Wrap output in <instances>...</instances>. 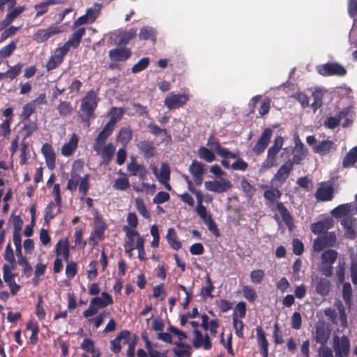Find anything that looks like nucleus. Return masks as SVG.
I'll return each instance as SVG.
<instances>
[{
    "label": "nucleus",
    "mask_w": 357,
    "mask_h": 357,
    "mask_svg": "<svg viewBox=\"0 0 357 357\" xmlns=\"http://www.w3.org/2000/svg\"><path fill=\"white\" fill-rule=\"evenodd\" d=\"M264 197L266 199V206L273 212L278 211L289 231H292L295 228L294 218L282 202L275 200L273 189L266 190L264 192Z\"/></svg>",
    "instance_id": "f257e3e1"
},
{
    "label": "nucleus",
    "mask_w": 357,
    "mask_h": 357,
    "mask_svg": "<svg viewBox=\"0 0 357 357\" xmlns=\"http://www.w3.org/2000/svg\"><path fill=\"white\" fill-rule=\"evenodd\" d=\"M98 104V98L93 91H89L81 100L79 116L83 121H89L93 115Z\"/></svg>",
    "instance_id": "f03ea898"
},
{
    "label": "nucleus",
    "mask_w": 357,
    "mask_h": 357,
    "mask_svg": "<svg viewBox=\"0 0 357 357\" xmlns=\"http://www.w3.org/2000/svg\"><path fill=\"white\" fill-rule=\"evenodd\" d=\"M317 72L324 76H337L343 77L347 75V69L341 64L337 62H327L324 64L318 65L316 67Z\"/></svg>",
    "instance_id": "7ed1b4c3"
},
{
    "label": "nucleus",
    "mask_w": 357,
    "mask_h": 357,
    "mask_svg": "<svg viewBox=\"0 0 357 357\" xmlns=\"http://www.w3.org/2000/svg\"><path fill=\"white\" fill-rule=\"evenodd\" d=\"M123 230L126 232V235L124 245L125 251L129 257H132V252L138 247V244L144 243V240L135 230L130 229L128 226H123Z\"/></svg>",
    "instance_id": "20e7f679"
},
{
    "label": "nucleus",
    "mask_w": 357,
    "mask_h": 357,
    "mask_svg": "<svg viewBox=\"0 0 357 357\" xmlns=\"http://www.w3.org/2000/svg\"><path fill=\"white\" fill-rule=\"evenodd\" d=\"M189 99V95L186 93L175 94L173 93H169L167 95L164 102L165 106L169 109H176L185 105Z\"/></svg>",
    "instance_id": "39448f33"
},
{
    "label": "nucleus",
    "mask_w": 357,
    "mask_h": 357,
    "mask_svg": "<svg viewBox=\"0 0 357 357\" xmlns=\"http://www.w3.org/2000/svg\"><path fill=\"white\" fill-rule=\"evenodd\" d=\"M204 186L208 191L220 194L228 191L233 185L229 180L220 178L218 180L206 181Z\"/></svg>",
    "instance_id": "423d86ee"
},
{
    "label": "nucleus",
    "mask_w": 357,
    "mask_h": 357,
    "mask_svg": "<svg viewBox=\"0 0 357 357\" xmlns=\"http://www.w3.org/2000/svg\"><path fill=\"white\" fill-rule=\"evenodd\" d=\"M331 214L335 218L354 217L357 214V204L353 202L340 204L332 210Z\"/></svg>",
    "instance_id": "0eeeda50"
},
{
    "label": "nucleus",
    "mask_w": 357,
    "mask_h": 357,
    "mask_svg": "<svg viewBox=\"0 0 357 357\" xmlns=\"http://www.w3.org/2000/svg\"><path fill=\"white\" fill-rule=\"evenodd\" d=\"M333 349L336 357H347L350 350V342L348 337L342 335L340 340L338 337H335Z\"/></svg>",
    "instance_id": "6e6552de"
},
{
    "label": "nucleus",
    "mask_w": 357,
    "mask_h": 357,
    "mask_svg": "<svg viewBox=\"0 0 357 357\" xmlns=\"http://www.w3.org/2000/svg\"><path fill=\"white\" fill-rule=\"evenodd\" d=\"M93 149L99 155L103 163H109L115 152V147L112 143L106 145L105 144H94Z\"/></svg>",
    "instance_id": "1a4fd4ad"
},
{
    "label": "nucleus",
    "mask_w": 357,
    "mask_h": 357,
    "mask_svg": "<svg viewBox=\"0 0 357 357\" xmlns=\"http://www.w3.org/2000/svg\"><path fill=\"white\" fill-rule=\"evenodd\" d=\"M63 31L62 29L56 26H51L47 29H38L33 36L34 40L38 43H43L52 36Z\"/></svg>",
    "instance_id": "9d476101"
},
{
    "label": "nucleus",
    "mask_w": 357,
    "mask_h": 357,
    "mask_svg": "<svg viewBox=\"0 0 357 357\" xmlns=\"http://www.w3.org/2000/svg\"><path fill=\"white\" fill-rule=\"evenodd\" d=\"M340 223L344 230V237L354 240L357 235V219L354 217H346L341 220Z\"/></svg>",
    "instance_id": "9b49d317"
},
{
    "label": "nucleus",
    "mask_w": 357,
    "mask_h": 357,
    "mask_svg": "<svg viewBox=\"0 0 357 357\" xmlns=\"http://www.w3.org/2000/svg\"><path fill=\"white\" fill-rule=\"evenodd\" d=\"M334 188L327 182H321L314 195L315 198L320 202L331 201L333 198Z\"/></svg>",
    "instance_id": "f8f14e48"
},
{
    "label": "nucleus",
    "mask_w": 357,
    "mask_h": 357,
    "mask_svg": "<svg viewBox=\"0 0 357 357\" xmlns=\"http://www.w3.org/2000/svg\"><path fill=\"white\" fill-rule=\"evenodd\" d=\"M331 335V330L324 321H319L315 327V341L324 345L328 342Z\"/></svg>",
    "instance_id": "ddd939ff"
},
{
    "label": "nucleus",
    "mask_w": 357,
    "mask_h": 357,
    "mask_svg": "<svg viewBox=\"0 0 357 357\" xmlns=\"http://www.w3.org/2000/svg\"><path fill=\"white\" fill-rule=\"evenodd\" d=\"M272 134L273 131L269 128H267L263 130L260 137L252 149L253 152L256 155H260L264 151L270 142Z\"/></svg>",
    "instance_id": "4468645a"
},
{
    "label": "nucleus",
    "mask_w": 357,
    "mask_h": 357,
    "mask_svg": "<svg viewBox=\"0 0 357 357\" xmlns=\"http://www.w3.org/2000/svg\"><path fill=\"white\" fill-rule=\"evenodd\" d=\"M86 29L84 27L78 28L71 33L68 40L61 47L68 52L70 48H77L80 43L81 39L85 34Z\"/></svg>",
    "instance_id": "2eb2a0df"
},
{
    "label": "nucleus",
    "mask_w": 357,
    "mask_h": 357,
    "mask_svg": "<svg viewBox=\"0 0 357 357\" xmlns=\"http://www.w3.org/2000/svg\"><path fill=\"white\" fill-rule=\"evenodd\" d=\"M293 169L294 165L291 162L286 161L274 175L273 181L280 185H282L289 176Z\"/></svg>",
    "instance_id": "dca6fc26"
},
{
    "label": "nucleus",
    "mask_w": 357,
    "mask_h": 357,
    "mask_svg": "<svg viewBox=\"0 0 357 357\" xmlns=\"http://www.w3.org/2000/svg\"><path fill=\"white\" fill-rule=\"evenodd\" d=\"M312 281L317 294L321 296H326L328 294L331 289V282L328 279L314 275L312 277Z\"/></svg>",
    "instance_id": "f3484780"
},
{
    "label": "nucleus",
    "mask_w": 357,
    "mask_h": 357,
    "mask_svg": "<svg viewBox=\"0 0 357 357\" xmlns=\"http://www.w3.org/2000/svg\"><path fill=\"white\" fill-rule=\"evenodd\" d=\"M334 227V220L331 218H325L311 225V231L313 234L321 235Z\"/></svg>",
    "instance_id": "a211bd4d"
},
{
    "label": "nucleus",
    "mask_w": 357,
    "mask_h": 357,
    "mask_svg": "<svg viewBox=\"0 0 357 357\" xmlns=\"http://www.w3.org/2000/svg\"><path fill=\"white\" fill-rule=\"evenodd\" d=\"M194 338L192 341V345L195 348H199L203 347L204 349L209 350L211 349L212 344L210 337L208 334L203 335L198 329L194 330L193 332Z\"/></svg>",
    "instance_id": "6ab92c4d"
},
{
    "label": "nucleus",
    "mask_w": 357,
    "mask_h": 357,
    "mask_svg": "<svg viewBox=\"0 0 357 357\" xmlns=\"http://www.w3.org/2000/svg\"><path fill=\"white\" fill-rule=\"evenodd\" d=\"M296 145L292 151L293 157L292 159H289L287 161L291 162L292 165H299L301 161L305 158L307 150L305 148L304 144L301 142L298 137L296 141Z\"/></svg>",
    "instance_id": "aec40b11"
},
{
    "label": "nucleus",
    "mask_w": 357,
    "mask_h": 357,
    "mask_svg": "<svg viewBox=\"0 0 357 357\" xmlns=\"http://www.w3.org/2000/svg\"><path fill=\"white\" fill-rule=\"evenodd\" d=\"M98 15V10L89 8L85 15L78 17L73 24V29H76L82 24H91L93 22Z\"/></svg>",
    "instance_id": "412c9836"
},
{
    "label": "nucleus",
    "mask_w": 357,
    "mask_h": 357,
    "mask_svg": "<svg viewBox=\"0 0 357 357\" xmlns=\"http://www.w3.org/2000/svg\"><path fill=\"white\" fill-rule=\"evenodd\" d=\"M256 333L257 344L259 347L260 348V353L263 357H268L269 344L266 337V334L261 326H257Z\"/></svg>",
    "instance_id": "4be33fe9"
},
{
    "label": "nucleus",
    "mask_w": 357,
    "mask_h": 357,
    "mask_svg": "<svg viewBox=\"0 0 357 357\" xmlns=\"http://www.w3.org/2000/svg\"><path fill=\"white\" fill-rule=\"evenodd\" d=\"M67 52L61 47L56 49L54 54L50 57L46 64V68L48 71L52 70L59 66L63 60L64 56Z\"/></svg>",
    "instance_id": "5701e85b"
},
{
    "label": "nucleus",
    "mask_w": 357,
    "mask_h": 357,
    "mask_svg": "<svg viewBox=\"0 0 357 357\" xmlns=\"http://www.w3.org/2000/svg\"><path fill=\"white\" fill-rule=\"evenodd\" d=\"M333 150H335V143L328 139L323 140L312 146L313 152L322 156L328 154Z\"/></svg>",
    "instance_id": "b1692460"
},
{
    "label": "nucleus",
    "mask_w": 357,
    "mask_h": 357,
    "mask_svg": "<svg viewBox=\"0 0 357 357\" xmlns=\"http://www.w3.org/2000/svg\"><path fill=\"white\" fill-rule=\"evenodd\" d=\"M26 10L25 6H18L16 8H8V12L4 20L0 22L1 29L6 28L10 24L15 18Z\"/></svg>",
    "instance_id": "393cba45"
},
{
    "label": "nucleus",
    "mask_w": 357,
    "mask_h": 357,
    "mask_svg": "<svg viewBox=\"0 0 357 357\" xmlns=\"http://www.w3.org/2000/svg\"><path fill=\"white\" fill-rule=\"evenodd\" d=\"M170 172L171 171L169 165L167 163H162L160 173L158 174V181L161 184L164 185L165 188L169 191H171L172 189L169 183Z\"/></svg>",
    "instance_id": "a878e982"
},
{
    "label": "nucleus",
    "mask_w": 357,
    "mask_h": 357,
    "mask_svg": "<svg viewBox=\"0 0 357 357\" xmlns=\"http://www.w3.org/2000/svg\"><path fill=\"white\" fill-rule=\"evenodd\" d=\"M41 152L45 158L47 167L52 170L55 167V153L51 145L45 144L43 145Z\"/></svg>",
    "instance_id": "bb28decb"
},
{
    "label": "nucleus",
    "mask_w": 357,
    "mask_h": 357,
    "mask_svg": "<svg viewBox=\"0 0 357 357\" xmlns=\"http://www.w3.org/2000/svg\"><path fill=\"white\" fill-rule=\"evenodd\" d=\"M78 142V136L75 133L73 134L68 142L61 147V154L67 157L71 155L77 148Z\"/></svg>",
    "instance_id": "cd10ccee"
},
{
    "label": "nucleus",
    "mask_w": 357,
    "mask_h": 357,
    "mask_svg": "<svg viewBox=\"0 0 357 357\" xmlns=\"http://www.w3.org/2000/svg\"><path fill=\"white\" fill-rule=\"evenodd\" d=\"M131 54L128 48L119 47L109 51V57L115 61H122L126 60Z\"/></svg>",
    "instance_id": "c85d7f7f"
},
{
    "label": "nucleus",
    "mask_w": 357,
    "mask_h": 357,
    "mask_svg": "<svg viewBox=\"0 0 357 357\" xmlns=\"http://www.w3.org/2000/svg\"><path fill=\"white\" fill-rule=\"evenodd\" d=\"M55 252L57 257H62L66 261H68L70 250L68 239H61L55 247Z\"/></svg>",
    "instance_id": "c756f323"
},
{
    "label": "nucleus",
    "mask_w": 357,
    "mask_h": 357,
    "mask_svg": "<svg viewBox=\"0 0 357 357\" xmlns=\"http://www.w3.org/2000/svg\"><path fill=\"white\" fill-rule=\"evenodd\" d=\"M98 309L104 308L113 303L112 296L107 292H102L100 296L93 298L91 301Z\"/></svg>",
    "instance_id": "7c9ffc66"
},
{
    "label": "nucleus",
    "mask_w": 357,
    "mask_h": 357,
    "mask_svg": "<svg viewBox=\"0 0 357 357\" xmlns=\"http://www.w3.org/2000/svg\"><path fill=\"white\" fill-rule=\"evenodd\" d=\"M280 152L279 150L270 147L268 149L267 156L264 162L262 163L261 167L264 169H270L277 165V155Z\"/></svg>",
    "instance_id": "2f4dec72"
},
{
    "label": "nucleus",
    "mask_w": 357,
    "mask_h": 357,
    "mask_svg": "<svg viewBox=\"0 0 357 357\" xmlns=\"http://www.w3.org/2000/svg\"><path fill=\"white\" fill-rule=\"evenodd\" d=\"M152 307L151 305L146 306L141 312L140 315L146 317L147 327L153 331H156V318L153 317L152 313Z\"/></svg>",
    "instance_id": "473e14b6"
},
{
    "label": "nucleus",
    "mask_w": 357,
    "mask_h": 357,
    "mask_svg": "<svg viewBox=\"0 0 357 357\" xmlns=\"http://www.w3.org/2000/svg\"><path fill=\"white\" fill-rule=\"evenodd\" d=\"M166 238L172 249L178 250L181 248V242L178 239L176 232L174 228H169L168 229Z\"/></svg>",
    "instance_id": "72a5a7b5"
},
{
    "label": "nucleus",
    "mask_w": 357,
    "mask_h": 357,
    "mask_svg": "<svg viewBox=\"0 0 357 357\" xmlns=\"http://www.w3.org/2000/svg\"><path fill=\"white\" fill-rule=\"evenodd\" d=\"M15 254L17 257V263L23 268V273L26 277H30L32 274L33 269L26 259L22 256V250H15Z\"/></svg>",
    "instance_id": "f704fd0d"
},
{
    "label": "nucleus",
    "mask_w": 357,
    "mask_h": 357,
    "mask_svg": "<svg viewBox=\"0 0 357 357\" xmlns=\"http://www.w3.org/2000/svg\"><path fill=\"white\" fill-rule=\"evenodd\" d=\"M137 34V29H130L128 31H121L116 36V40L119 44H126L132 40Z\"/></svg>",
    "instance_id": "c9c22d12"
},
{
    "label": "nucleus",
    "mask_w": 357,
    "mask_h": 357,
    "mask_svg": "<svg viewBox=\"0 0 357 357\" xmlns=\"http://www.w3.org/2000/svg\"><path fill=\"white\" fill-rule=\"evenodd\" d=\"M241 187L247 201L250 202L255 195V187L245 178L241 180Z\"/></svg>",
    "instance_id": "e433bc0d"
},
{
    "label": "nucleus",
    "mask_w": 357,
    "mask_h": 357,
    "mask_svg": "<svg viewBox=\"0 0 357 357\" xmlns=\"http://www.w3.org/2000/svg\"><path fill=\"white\" fill-rule=\"evenodd\" d=\"M357 162V146L352 148L345 155L342 161L344 167H349Z\"/></svg>",
    "instance_id": "4c0bfd02"
},
{
    "label": "nucleus",
    "mask_w": 357,
    "mask_h": 357,
    "mask_svg": "<svg viewBox=\"0 0 357 357\" xmlns=\"http://www.w3.org/2000/svg\"><path fill=\"white\" fill-rule=\"evenodd\" d=\"M337 257V252L335 250H327L321 255L323 264H331L335 263Z\"/></svg>",
    "instance_id": "58836bf2"
},
{
    "label": "nucleus",
    "mask_w": 357,
    "mask_h": 357,
    "mask_svg": "<svg viewBox=\"0 0 357 357\" xmlns=\"http://www.w3.org/2000/svg\"><path fill=\"white\" fill-rule=\"evenodd\" d=\"M61 206L56 203L51 202L45 208V221L49 222L60 211Z\"/></svg>",
    "instance_id": "ea45409f"
},
{
    "label": "nucleus",
    "mask_w": 357,
    "mask_h": 357,
    "mask_svg": "<svg viewBox=\"0 0 357 357\" xmlns=\"http://www.w3.org/2000/svg\"><path fill=\"white\" fill-rule=\"evenodd\" d=\"M128 171L130 174L137 176L141 178H142L146 174L145 169L142 165L134 162L128 165Z\"/></svg>",
    "instance_id": "a19ab883"
},
{
    "label": "nucleus",
    "mask_w": 357,
    "mask_h": 357,
    "mask_svg": "<svg viewBox=\"0 0 357 357\" xmlns=\"http://www.w3.org/2000/svg\"><path fill=\"white\" fill-rule=\"evenodd\" d=\"M114 128V127L107 123L98 134L94 144H105L107 138L112 133Z\"/></svg>",
    "instance_id": "79ce46f5"
},
{
    "label": "nucleus",
    "mask_w": 357,
    "mask_h": 357,
    "mask_svg": "<svg viewBox=\"0 0 357 357\" xmlns=\"http://www.w3.org/2000/svg\"><path fill=\"white\" fill-rule=\"evenodd\" d=\"M198 155L199 158L205 160L207 162H211L215 159V156L213 152L204 146H201L199 149Z\"/></svg>",
    "instance_id": "37998d69"
},
{
    "label": "nucleus",
    "mask_w": 357,
    "mask_h": 357,
    "mask_svg": "<svg viewBox=\"0 0 357 357\" xmlns=\"http://www.w3.org/2000/svg\"><path fill=\"white\" fill-rule=\"evenodd\" d=\"M206 145L211 148V149L214 150L216 153L220 156L222 151L225 148L222 147L218 139L215 138L213 135L209 136L207 140Z\"/></svg>",
    "instance_id": "c03bdc74"
},
{
    "label": "nucleus",
    "mask_w": 357,
    "mask_h": 357,
    "mask_svg": "<svg viewBox=\"0 0 357 357\" xmlns=\"http://www.w3.org/2000/svg\"><path fill=\"white\" fill-rule=\"evenodd\" d=\"M131 138L132 131L127 128H123L121 129L116 139L122 145L126 146L130 142Z\"/></svg>",
    "instance_id": "a18cd8bd"
},
{
    "label": "nucleus",
    "mask_w": 357,
    "mask_h": 357,
    "mask_svg": "<svg viewBox=\"0 0 357 357\" xmlns=\"http://www.w3.org/2000/svg\"><path fill=\"white\" fill-rule=\"evenodd\" d=\"M36 111L34 103L28 102L25 104L22 108V112L20 114V118L22 121H29L31 115Z\"/></svg>",
    "instance_id": "49530a36"
},
{
    "label": "nucleus",
    "mask_w": 357,
    "mask_h": 357,
    "mask_svg": "<svg viewBox=\"0 0 357 357\" xmlns=\"http://www.w3.org/2000/svg\"><path fill=\"white\" fill-rule=\"evenodd\" d=\"M14 269L10 265L5 264L3 266V278L8 285L15 282L16 274L11 273V271Z\"/></svg>",
    "instance_id": "de8ad7c7"
},
{
    "label": "nucleus",
    "mask_w": 357,
    "mask_h": 357,
    "mask_svg": "<svg viewBox=\"0 0 357 357\" xmlns=\"http://www.w3.org/2000/svg\"><path fill=\"white\" fill-rule=\"evenodd\" d=\"M138 146L146 158H151L155 154V148L147 142H140Z\"/></svg>",
    "instance_id": "09e8293b"
},
{
    "label": "nucleus",
    "mask_w": 357,
    "mask_h": 357,
    "mask_svg": "<svg viewBox=\"0 0 357 357\" xmlns=\"http://www.w3.org/2000/svg\"><path fill=\"white\" fill-rule=\"evenodd\" d=\"M232 321L236 335L240 338H243L244 324L243 321L238 319L236 313H233L232 314Z\"/></svg>",
    "instance_id": "8fccbe9b"
},
{
    "label": "nucleus",
    "mask_w": 357,
    "mask_h": 357,
    "mask_svg": "<svg viewBox=\"0 0 357 357\" xmlns=\"http://www.w3.org/2000/svg\"><path fill=\"white\" fill-rule=\"evenodd\" d=\"M17 47V42L12 41L8 45L0 49V58L5 59L10 56Z\"/></svg>",
    "instance_id": "3c124183"
},
{
    "label": "nucleus",
    "mask_w": 357,
    "mask_h": 357,
    "mask_svg": "<svg viewBox=\"0 0 357 357\" xmlns=\"http://www.w3.org/2000/svg\"><path fill=\"white\" fill-rule=\"evenodd\" d=\"M189 171L192 176L204 175V173L203 165L197 160H192Z\"/></svg>",
    "instance_id": "603ef678"
},
{
    "label": "nucleus",
    "mask_w": 357,
    "mask_h": 357,
    "mask_svg": "<svg viewBox=\"0 0 357 357\" xmlns=\"http://www.w3.org/2000/svg\"><path fill=\"white\" fill-rule=\"evenodd\" d=\"M122 114L121 109L113 108L109 112V120L107 124L114 128L116 123L121 118Z\"/></svg>",
    "instance_id": "864d4df0"
},
{
    "label": "nucleus",
    "mask_w": 357,
    "mask_h": 357,
    "mask_svg": "<svg viewBox=\"0 0 357 357\" xmlns=\"http://www.w3.org/2000/svg\"><path fill=\"white\" fill-rule=\"evenodd\" d=\"M127 333L126 332H120V333L112 341H111V350L117 354L121 351V337H125V335H127Z\"/></svg>",
    "instance_id": "5fc2aeb1"
},
{
    "label": "nucleus",
    "mask_w": 357,
    "mask_h": 357,
    "mask_svg": "<svg viewBox=\"0 0 357 357\" xmlns=\"http://www.w3.org/2000/svg\"><path fill=\"white\" fill-rule=\"evenodd\" d=\"M105 230V225L104 222L99 219L96 220L95 221V229L93 232V236L95 238L100 239L103 236L104 231Z\"/></svg>",
    "instance_id": "6e6d98bb"
},
{
    "label": "nucleus",
    "mask_w": 357,
    "mask_h": 357,
    "mask_svg": "<svg viewBox=\"0 0 357 357\" xmlns=\"http://www.w3.org/2000/svg\"><path fill=\"white\" fill-rule=\"evenodd\" d=\"M204 224L207 226L208 229L216 237H218L220 236V231L219 229L215 222V221L213 220L211 215L203 220Z\"/></svg>",
    "instance_id": "4d7b16f0"
},
{
    "label": "nucleus",
    "mask_w": 357,
    "mask_h": 357,
    "mask_svg": "<svg viewBox=\"0 0 357 357\" xmlns=\"http://www.w3.org/2000/svg\"><path fill=\"white\" fill-rule=\"evenodd\" d=\"M107 314L108 313L106 311H102L100 312L96 317L89 319L88 322L93 324L94 327L97 329L102 325Z\"/></svg>",
    "instance_id": "13d9d810"
},
{
    "label": "nucleus",
    "mask_w": 357,
    "mask_h": 357,
    "mask_svg": "<svg viewBox=\"0 0 357 357\" xmlns=\"http://www.w3.org/2000/svg\"><path fill=\"white\" fill-rule=\"evenodd\" d=\"M327 247H333L335 245L337 240L336 234L334 231L326 232L321 235Z\"/></svg>",
    "instance_id": "bf43d9fd"
},
{
    "label": "nucleus",
    "mask_w": 357,
    "mask_h": 357,
    "mask_svg": "<svg viewBox=\"0 0 357 357\" xmlns=\"http://www.w3.org/2000/svg\"><path fill=\"white\" fill-rule=\"evenodd\" d=\"M25 121L26 122L24 123L22 130L25 132V137H28L36 131L38 126L35 121H30L29 120Z\"/></svg>",
    "instance_id": "052dcab7"
},
{
    "label": "nucleus",
    "mask_w": 357,
    "mask_h": 357,
    "mask_svg": "<svg viewBox=\"0 0 357 357\" xmlns=\"http://www.w3.org/2000/svg\"><path fill=\"white\" fill-rule=\"evenodd\" d=\"M82 178L80 177L77 174L72 173L71 177L68 182L67 189L70 191L75 190L77 186H79V182Z\"/></svg>",
    "instance_id": "680f3d73"
},
{
    "label": "nucleus",
    "mask_w": 357,
    "mask_h": 357,
    "mask_svg": "<svg viewBox=\"0 0 357 357\" xmlns=\"http://www.w3.org/2000/svg\"><path fill=\"white\" fill-rule=\"evenodd\" d=\"M4 259L10 263V266H12L13 268H15L16 263L10 243H8L6 247Z\"/></svg>",
    "instance_id": "e2e57ef3"
},
{
    "label": "nucleus",
    "mask_w": 357,
    "mask_h": 357,
    "mask_svg": "<svg viewBox=\"0 0 357 357\" xmlns=\"http://www.w3.org/2000/svg\"><path fill=\"white\" fill-rule=\"evenodd\" d=\"M29 155V146L28 144L23 140L21 144L20 148V164L24 165L26 164L27 159Z\"/></svg>",
    "instance_id": "0e129e2a"
},
{
    "label": "nucleus",
    "mask_w": 357,
    "mask_h": 357,
    "mask_svg": "<svg viewBox=\"0 0 357 357\" xmlns=\"http://www.w3.org/2000/svg\"><path fill=\"white\" fill-rule=\"evenodd\" d=\"M244 297L250 302H253L257 298V293L252 287L244 286L243 287Z\"/></svg>",
    "instance_id": "69168bd1"
},
{
    "label": "nucleus",
    "mask_w": 357,
    "mask_h": 357,
    "mask_svg": "<svg viewBox=\"0 0 357 357\" xmlns=\"http://www.w3.org/2000/svg\"><path fill=\"white\" fill-rule=\"evenodd\" d=\"M250 276L252 283L260 284L264 278V272L261 269L254 270Z\"/></svg>",
    "instance_id": "338daca9"
},
{
    "label": "nucleus",
    "mask_w": 357,
    "mask_h": 357,
    "mask_svg": "<svg viewBox=\"0 0 357 357\" xmlns=\"http://www.w3.org/2000/svg\"><path fill=\"white\" fill-rule=\"evenodd\" d=\"M129 185L128 178L126 177H120L115 181L113 187L116 190H125L129 187Z\"/></svg>",
    "instance_id": "774afa93"
}]
</instances>
